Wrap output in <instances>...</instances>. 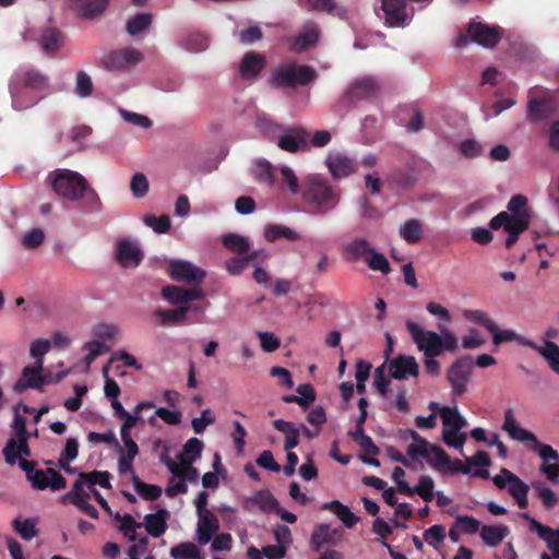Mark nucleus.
<instances>
[{"label":"nucleus","instance_id":"obj_39","mask_svg":"<svg viewBox=\"0 0 559 559\" xmlns=\"http://www.w3.org/2000/svg\"><path fill=\"white\" fill-rule=\"evenodd\" d=\"M192 307L189 305L180 306L176 309H169V310H156L155 316L159 318L160 324H180L189 310H191Z\"/></svg>","mask_w":559,"mask_h":559},{"label":"nucleus","instance_id":"obj_14","mask_svg":"<svg viewBox=\"0 0 559 559\" xmlns=\"http://www.w3.org/2000/svg\"><path fill=\"white\" fill-rule=\"evenodd\" d=\"M142 60L141 51L129 47L110 51L104 57L103 64L109 71H121L134 67Z\"/></svg>","mask_w":559,"mask_h":559},{"label":"nucleus","instance_id":"obj_16","mask_svg":"<svg viewBox=\"0 0 559 559\" xmlns=\"http://www.w3.org/2000/svg\"><path fill=\"white\" fill-rule=\"evenodd\" d=\"M27 480L37 490L50 488L52 491H59L67 487L66 478L51 467L46 471L36 469L32 475H28Z\"/></svg>","mask_w":559,"mask_h":559},{"label":"nucleus","instance_id":"obj_12","mask_svg":"<svg viewBox=\"0 0 559 559\" xmlns=\"http://www.w3.org/2000/svg\"><path fill=\"white\" fill-rule=\"evenodd\" d=\"M168 275L177 282H185L191 285H200L206 273L203 269L185 260H171L167 266Z\"/></svg>","mask_w":559,"mask_h":559},{"label":"nucleus","instance_id":"obj_46","mask_svg":"<svg viewBox=\"0 0 559 559\" xmlns=\"http://www.w3.org/2000/svg\"><path fill=\"white\" fill-rule=\"evenodd\" d=\"M251 502L257 504L263 512L275 511L278 507L277 499L270 492V490H260L252 498Z\"/></svg>","mask_w":559,"mask_h":559},{"label":"nucleus","instance_id":"obj_7","mask_svg":"<svg viewBox=\"0 0 559 559\" xmlns=\"http://www.w3.org/2000/svg\"><path fill=\"white\" fill-rule=\"evenodd\" d=\"M318 78V72L310 66L288 62L275 68L269 84L275 88H296L306 86Z\"/></svg>","mask_w":559,"mask_h":559},{"label":"nucleus","instance_id":"obj_45","mask_svg":"<svg viewBox=\"0 0 559 559\" xmlns=\"http://www.w3.org/2000/svg\"><path fill=\"white\" fill-rule=\"evenodd\" d=\"M85 484L86 481L79 477L73 483L71 490L61 498V502L74 504L82 499H88L91 491L84 489Z\"/></svg>","mask_w":559,"mask_h":559},{"label":"nucleus","instance_id":"obj_24","mask_svg":"<svg viewBox=\"0 0 559 559\" xmlns=\"http://www.w3.org/2000/svg\"><path fill=\"white\" fill-rule=\"evenodd\" d=\"M265 66L266 59L263 55L248 51L239 64V73L245 80H255Z\"/></svg>","mask_w":559,"mask_h":559},{"label":"nucleus","instance_id":"obj_52","mask_svg":"<svg viewBox=\"0 0 559 559\" xmlns=\"http://www.w3.org/2000/svg\"><path fill=\"white\" fill-rule=\"evenodd\" d=\"M532 487L537 491V495L542 499L546 509H552L556 506V493L542 480L533 481Z\"/></svg>","mask_w":559,"mask_h":559},{"label":"nucleus","instance_id":"obj_64","mask_svg":"<svg viewBox=\"0 0 559 559\" xmlns=\"http://www.w3.org/2000/svg\"><path fill=\"white\" fill-rule=\"evenodd\" d=\"M203 442L198 438H190L183 445V453L181 455L189 456L187 461L193 462L201 456L203 450Z\"/></svg>","mask_w":559,"mask_h":559},{"label":"nucleus","instance_id":"obj_38","mask_svg":"<svg viewBox=\"0 0 559 559\" xmlns=\"http://www.w3.org/2000/svg\"><path fill=\"white\" fill-rule=\"evenodd\" d=\"M223 246L238 255H243L250 250V243L248 239L238 234H226L222 239Z\"/></svg>","mask_w":559,"mask_h":559},{"label":"nucleus","instance_id":"obj_15","mask_svg":"<svg viewBox=\"0 0 559 559\" xmlns=\"http://www.w3.org/2000/svg\"><path fill=\"white\" fill-rule=\"evenodd\" d=\"M530 222V214L511 215L502 211L490 219L489 227L493 230L503 227L508 234L521 235L528 228Z\"/></svg>","mask_w":559,"mask_h":559},{"label":"nucleus","instance_id":"obj_5","mask_svg":"<svg viewBox=\"0 0 559 559\" xmlns=\"http://www.w3.org/2000/svg\"><path fill=\"white\" fill-rule=\"evenodd\" d=\"M23 87H28L32 92H48L50 87L49 76L34 68L15 71L9 83L12 106L15 110H25V107L31 104V102L23 99Z\"/></svg>","mask_w":559,"mask_h":559},{"label":"nucleus","instance_id":"obj_56","mask_svg":"<svg viewBox=\"0 0 559 559\" xmlns=\"http://www.w3.org/2000/svg\"><path fill=\"white\" fill-rule=\"evenodd\" d=\"M178 459L180 461L179 472L177 471L178 474H174V476L179 477L185 481H197L199 478V472L197 468L191 466L192 462L187 461V457L183 455H179Z\"/></svg>","mask_w":559,"mask_h":559},{"label":"nucleus","instance_id":"obj_35","mask_svg":"<svg viewBox=\"0 0 559 559\" xmlns=\"http://www.w3.org/2000/svg\"><path fill=\"white\" fill-rule=\"evenodd\" d=\"M273 426L277 431L285 435V450H292L299 444V429L292 421L276 419L273 421Z\"/></svg>","mask_w":559,"mask_h":559},{"label":"nucleus","instance_id":"obj_41","mask_svg":"<svg viewBox=\"0 0 559 559\" xmlns=\"http://www.w3.org/2000/svg\"><path fill=\"white\" fill-rule=\"evenodd\" d=\"M80 478L84 479L86 481V485H88V490L92 492V490H95L93 486L98 485L102 488L109 489L111 488L110 478L111 474L107 471H93L90 473H80Z\"/></svg>","mask_w":559,"mask_h":559},{"label":"nucleus","instance_id":"obj_32","mask_svg":"<svg viewBox=\"0 0 559 559\" xmlns=\"http://www.w3.org/2000/svg\"><path fill=\"white\" fill-rule=\"evenodd\" d=\"M425 454H419L437 471L444 473V465L450 462L448 453L439 445L428 443Z\"/></svg>","mask_w":559,"mask_h":559},{"label":"nucleus","instance_id":"obj_50","mask_svg":"<svg viewBox=\"0 0 559 559\" xmlns=\"http://www.w3.org/2000/svg\"><path fill=\"white\" fill-rule=\"evenodd\" d=\"M154 407L153 402H141L139 403L135 408L134 413L130 414L128 413L127 416H122L120 419H123V423L121 425L120 429L124 430H131L133 427L136 426L138 421L142 420L141 413L144 409H150Z\"/></svg>","mask_w":559,"mask_h":559},{"label":"nucleus","instance_id":"obj_37","mask_svg":"<svg viewBox=\"0 0 559 559\" xmlns=\"http://www.w3.org/2000/svg\"><path fill=\"white\" fill-rule=\"evenodd\" d=\"M400 236L411 245L419 242L423 237V224L417 218L406 221L400 227Z\"/></svg>","mask_w":559,"mask_h":559},{"label":"nucleus","instance_id":"obj_55","mask_svg":"<svg viewBox=\"0 0 559 559\" xmlns=\"http://www.w3.org/2000/svg\"><path fill=\"white\" fill-rule=\"evenodd\" d=\"M119 453L118 471L121 475L133 474V461L139 452H127L121 447L117 449Z\"/></svg>","mask_w":559,"mask_h":559},{"label":"nucleus","instance_id":"obj_47","mask_svg":"<svg viewBox=\"0 0 559 559\" xmlns=\"http://www.w3.org/2000/svg\"><path fill=\"white\" fill-rule=\"evenodd\" d=\"M12 526L14 531L25 540H31L38 535L36 522L33 519H25L23 521L15 519L12 522Z\"/></svg>","mask_w":559,"mask_h":559},{"label":"nucleus","instance_id":"obj_27","mask_svg":"<svg viewBox=\"0 0 559 559\" xmlns=\"http://www.w3.org/2000/svg\"><path fill=\"white\" fill-rule=\"evenodd\" d=\"M219 530V521L217 516L211 512L205 511L204 514H199L198 522V540L201 545H205Z\"/></svg>","mask_w":559,"mask_h":559},{"label":"nucleus","instance_id":"obj_31","mask_svg":"<svg viewBox=\"0 0 559 559\" xmlns=\"http://www.w3.org/2000/svg\"><path fill=\"white\" fill-rule=\"evenodd\" d=\"M322 508L333 512L348 528H352L359 521V518L355 515L347 506L343 504L338 500L326 502Z\"/></svg>","mask_w":559,"mask_h":559},{"label":"nucleus","instance_id":"obj_4","mask_svg":"<svg viewBox=\"0 0 559 559\" xmlns=\"http://www.w3.org/2000/svg\"><path fill=\"white\" fill-rule=\"evenodd\" d=\"M301 197L306 212L311 215H325L335 209L340 201L338 193L331 185L318 177H311L305 182Z\"/></svg>","mask_w":559,"mask_h":559},{"label":"nucleus","instance_id":"obj_3","mask_svg":"<svg viewBox=\"0 0 559 559\" xmlns=\"http://www.w3.org/2000/svg\"><path fill=\"white\" fill-rule=\"evenodd\" d=\"M48 179L52 190L61 198L79 201L86 197L91 203H100L96 191L88 187L87 180L80 173L64 168L57 169L49 175Z\"/></svg>","mask_w":559,"mask_h":559},{"label":"nucleus","instance_id":"obj_49","mask_svg":"<svg viewBox=\"0 0 559 559\" xmlns=\"http://www.w3.org/2000/svg\"><path fill=\"white\" fill-rule=\"evenodd\" d=\"M174 559H201L200 550L193 543H181L170 549Z\"/></svg>","mask_w":559,"mask_h":559},{"label":"nucleus","instance_id":"obj_22","mask_svg":"<svg viewBox=\"0 0 559 559\" xmlns=\"http://www.w3.org/2000/svg\"><path fill=\"white\" fill-rule=\"evenodd\" d=\"M522 518L528 521L530 527L538 534V536L546 542L547 547L551 551L555 559H559V527L552 530L539 523L537 520L530 516L528 513H523Z\"/></svg>","mask_w":559,"mask_h":559},{"label":"nucleus","instance_id":"obj_9","mask_svg":"<svg viewBox=\"0 0 559 559\" xmlns=\"http://www.w3.org/2000/svg\"><path fill=\"white\" fill-rule=\"evenodd\" d=\"M380 82L374 76H362L354 80L338 100L336 106L350 107L359 102L372 100L379 95Z\"/></svg>","mask_w":559,"mask_h":559},{"label":"nucleus","instance_id":"obj_30","mask_svg":"<svg viewBox=\"0 0 559 559\" xmlns=\"http://www.w3.org/2000/svg\"><path fill=\"white\" fill-rule=\"evenodd\" d=\"M509 534L506 525H483L480 528V538L489 547H497Z\"/></svg>","mask_w":559,"mask_h":559},{"label":"nucleus","instance_id":"obj_42","mask_svg":"<svg viewBox=\"0 0 559 559\" xmlns=\"http://www.w3.org/2000/svg\"><path fill=\"white\" fill-rule=\"evenodd\" d=\"M153 16L150 13H138L133 17L129 19L126 24V31L131 35L135 36L148 28L152 24Z\"/></svg>","mask_w":559,"mask_h":559},{"label":"nucleus","instance_id":"obj_17","mask_svg":"<svg viewBox=\"0 0 559 559\" xmlns=\"http://www.w3.org/2000/svg\"><path fill=\"white\" fill-rule=\"evenodd\" d=\"M342 536L341 530L332 528L329 524H318L310 536L311 549L319 552L324 546H336Z\"/></svg>","mask_w":559,"mask_h":559},{"label":"nucleus","instance_id":"obj_8","mask_svg":"<svg viewBox=\"0 0 559 559\" xmlns=\"http://www.w3.org/2000/svg\"><path fill=\"white\" fill-rule=\"evenodd\" d=\"M442 419V440L449 447L460 450L464 455L463 447L467 440V435L462 431L467 426L466 419L460 414L456 407L443 406L440 409Z\"/></svg>","mask_w":559,"mask_h":559},{"label":"nucleus","instance_id":"obj_29","mask_svg":"<svg viewBox=\"0 0 559 559\" xmlns=\"http://www.w3.org/2000/svg\"><path fill=\"white\" fill-rule=\"evenodd\" d=\"M319 27L316 23H307L301 33L295 38L293 49L297 52H301L310 47H313L319 39Z\"/></svg>","mask_w":559,"mask_h":559},{"label":"nucleus","instance_id":"obj_10","mask_svg":"<svg viewBox=\"0 0 559 559\" xmlns=\"http://www.w3.org/2000/svg\"><path fill=\"white\" fill-rule=\"evenodd\" d=\"M500 27L489 26L480 22H472L467 27V36L460 35L456 47H464L469 39L486 48H493L501 39Z\"/></svg>","mask_w":559,"mask_h":559},{"label":"nucleus","instance_id":"obj_48","mask_svg":"<svg viewBox=\"0 0 559 559\" xmlns=\"http://www.w3.org/2000/svg\"><path fill=\"white\" fill-rule=\"evenodd\" d=\"M114 518L116 521L120 522L119 530L124 534V536L128 537L132 542L135 540L136 539L135 530L138 527H141L142 524L135 522L133 516L128 513L124 515H121L120 513L117 512Z\"/></svg>","mask_w":559,"mask_h":559},{"label":"nucleus","instance_id":"obj_60","mask_svg":"<svg viewBox=\"0 0 559 559\" xmlns=\"http://www.w3.org/2000/svg\"><path fill=\"white\" fill-rule=\"evenodd\" d=\"M144 223L148 227L153 228L155 233L165 234L170 229V218L167 215L156 217L154 215H146Z\"/></svg>","mask_w":559,"mask_h":559},{"label":"nucleus","instance_id":"obj_25","mask_svg":"<svg viewBox=\"0 0 559 559\" xmlns=\"http://www.w3.org/2000/svg\"><path fill=\"white\" fill-rule=\"evenodd\" d=\"M326 166L334 178L341 179L345 178L357 169V163L343 154H330L326 157Z\"/></svg>","mask_w":559,"mask_h":559},{"label":"nucleus","instance_id":"obj_59","mask_svg":"<svg viewBox=\"0 0 559 559\" xmlns=\"http://www.w3.org/2000/svg\"><path fill=\"white\" fill-rule=\"evenodd\" d=\"M148 180L142 173H136L133 175L130 189L134 198H143L148 192Z\"/></svg>","mask_w":559,"mask_h":559},{"label":"nucleus","instance_id":"obj_23","mask_svg":"<svg viewBox=\"0 0 559 559\" xmlns=\"http://www.w3.org/2000/svg\"><path fill=\"white\" fill-rule=\"evenodd\" d=\"M142 259L143 253L134 242L127 239L118 241L116 260L122 267H136Z\"/></svg>","mask_w":559,"mask_h":559},{"label":"nucleus","instance_id":"obj_40","mask_svg":"<svg viewBox=\"0 0 559 559\" xmlns=\"http://www.w3.org/2000/svg\"><path fill=\"white\" fill-rule=\"evenodd\" d=\"M444 473H450V474H456V473L469 474V473H472L473 476H475V477H479L483 479L490 478V474H489L488 469L477 468V469L471 471L468 465L463 464V462L459 459H454V460L450 459V462L444 465Z\"/></svg>","mask_w":559,"mask_h":559},{"label":"nucleus","instance_id":"obj_61","mask_svg":"<svg viewBox=\"0 0 559 559\" xmlns=\"http://www.w3.org/2000/svg\"><path fill=\"white\" fill-rule=\"evenodd\" d=\"M182 292H185L182 287L168 285L163 287L162 296L173 305L185 306L186 296Z\"/></svg>","mask_w":559,"mask_h":559},{"label":"nucleus","instance_id":"obj_43","mask_svg":"<svg viewBox=\"0 0 559 559\" xmlns=\"http://www.w3.org/2000/svg\"><path fill=\"white\" fill-rule=\"evenodd\" d=\"M538 354L546 359L549 367L559 374V346L552 341H545Z\"/></svg>","mask_w":559,"mask_h":559},{"label":"nucleus","instance_id":"obj_54","mask_svg":"<svg viewBox=\"0 0 559 559\" xmlns=\"http://www.w3.org/2000/svg\"><path fill=\"white\" fill-rule=\"evenodd\" d=\"M433 487L435 481L432 477L428 475H424L419 477L418 485L415 487V493L420 496L426 502H430L433 500Z\"/></svg>","mask_w":559,"mask_h":559},{"label":"nucleus","instance_id":"obj_1","mask_svg":"<svg viewBox=\"0 0 559 559\" xmlns=\"http://www.w3.org/2000/svg\"><path fill=\"white\" fill-rule=\"evenodd\" d=\"M406 329L418 350L423 352L426 357L424 362L426 372L433 377L439 376L440 362L435 358L444 350L453 353L459 348V340L455 334L442 324H438L439 334L435 331L424 330L413 321L406 322Z\"/></svg>","mask_w":559,"mask_h":559},{"label":"nucleus","instance_id":"obj_2","mask_svg":"<svg viewBox=\"0 0 559 559\" xmlns=\"http://www.w3.org/2000/svg\"><path fill=\"white\" fill-rule=\"evenodd\" d=\"M502 429L507 431L509 437L513 440H518L521 442H533V450L536 451L544 461L540 466L542 473L546 476L548 480L552 483L558 481V452L551 445L539 442L533 432L518 426L512 408H508L504 411V420Z\"/></svg>","mask_w":559,"mask_h":559},{"label":"nucleus","instance_id":"obj_63","mask_svg":"<svg viewBox=\"0 0 559 559\" xmlns=\"http://www.w3.org/2000/svg\"><path fill=\"white\" fill-rule=\"evenodd\" d=\"M456 526L464 534L473 535L477 533L481 526L480 522L473 516L460 515L456 518Z\"/></svg>","mask_w":559,"mask_h":559},{"label":"nucleus","instance_id":"obj_13","mask_svg":"<svg viewBox=\"0 0 559 559\" xmlns=\"http://www.w3.org/2000/svg\"><path fill=\"white\" fill-rule=\"evenodd\" d=\"M310 133L302 127H288L278 136L277 146L287 152L295 154L297 152L310 151Z\"/></svg>","mask_w":559,"mask_h":559},{"label":"nucleus","instance_id":"obj_57","mask_svg":"<svg viewBox=\"0 0 559 559\" xmlns=\"http://www.w3.org/2000/svg\"><path fill=\"white\" fill-rule=\"evenodd\" d=\"M254 176L261 182L272 186L274 182L273 167L266 160H258L254 166Z\"/></svg>","mask_w":559,"mask_h":559},{"label":"nucleus","instance_id":"obj_26","mask_svg":"<svg viewBox=\"0 0 559 559\" xmlns=\"http://www.w3.org/2000/svg\"><path fill=\"white\" fill-rule=\"evenodd\" d=\"M28 438L29 437H22L19 439L10 438L7 441L2 450V454L7 464L14 465L16 464L17 460L31 456Z\"/></svg>","mask_w":559,"mask_h":559},{"label":"nucleus","instance_id":"obj_19","mask_svg":"<svg viewBox=\"0 0 559 559\" xmlns=\"http://www.w3.org/2000/svg\"><path fill=\"white\" fill-rule=\"evenodd\" d=\"M43 360L36 361L35 366H26L22 370L21 378L14 383L13 390L22 393L28 388L40 390L47 382L45 376L41 374Z\"/></svg>","mask_w":559,"mask_h":559},{"label":"nucleus","instance_id":"obj_28","mask_svg":"<svg viewBox=\"0 0 559 559\" xmlns=\"http://www.w3.org/2000/svg\"><path fill=\"white\" fill-rule=\"evenodd\" d=\"M169 512L166 509H159L155 513H148L144 516V526L152 537H160L167 530V519Z\"/></svg>","mask_w":559,"mask_h":559},{"label":"nucleus","instance_id":"obj_6","mask_svg":"<svg viewBox=\"0 0 559 559\" xmlns=\"http://www.w3.org/2000/svg\"><path fill=\"white\" fill-rule=\"evenodd\" d=\"M342 257L347 262L364 260L372 271H379L386 275L391 266L384 254L378 252L365 237H355L341 247Z\"/></svg>","mask_w":559,"mask_h":559},{"label":"nucleus","instance_id":"obj_36","mask_svg":"<svg viewBox=\"0 0 559 559\" xmlns=\"http://www.w3.org/2000/svg\"><path fill=\"white\" fill-rule=\"evenodd\" d=\"M63 36L57 28H46L40 37V47L47 53H56L62 46Z\"/></svg>","mask_w":559,"mask_h":559},{"label":"nucleus","instance_id":"obj_44","mask_svg":"<svg viewBox=\"0 0 559 559\" xmlns=\"http://www.w3.org/2000/svg\"><path fill=\"white\" fill-rule=\"evenodd\" d=\"M132 481L135 491L144 499L148 501L157 500L162 495V488L157 485L145 484L133 474Z\"/></svg>","mask_w":559,"mask_h":559},{"label":"nucleus","instance_id":"obj_20","mask_svg":"<svg viewBox=\"0 0 559 559\" xmlns=\"http://www.w3.org/2000/svg\"><path fill=\"white\" fill-rule=\"evenodd\" d=\"M381 10L390 27L402 26L408 21L406 0H381Z\"/></svg>","mask_w":559,"mask_h":559},{"label":"nucleus","instance_id":"obj_34","mask_svg":"<svg viewBox=\"0 0 559 559\" xmlns=\"http://www.w3.org/2000/svg\"><path fill=\"white\" fill-rule=\"evenodd\" d=\"M110 0H73L82 16L94 19L104 13Z\"/></svg>","mask_w":559,"mask_h":559},{"label":"nucleus","instance_id":"obj_11","mask_svg":"<svg viewBox=\"0 0 559 559\" xmlns=\"http://www.w3.org/2000/svg\"><path fill=\"white\" fill-rule=\"evenodd\" d=\"M472 371L473 361L471 356L460 357L451 365L447 378L454 395L460 396L465 393Z\"/></svg>","mask_w":559,"mask_h":559},{"label":"nucleus","instance_id":"obj_51","mask_svg":"<svg viewBox=\"0 0 559 559\" xmlns=\"http://www.w3.org/2000/svg\"><path fill=\"white\" fill-rule=\"evenodd\" d=\"M306 7L311 11H325L335 15L344 14V10L338 9L334 0H306Z\"/></svg>","mask_w":559,"mask_h":559},{"label":"nucleus","instance_id":"obj_21","mask_svg":"<svg viewBox=\"0 0 559 559\" xmlns=\"http://www.w3.org/2000/svg\"><path fill=\"white\" fill-rule=\"evenodd\" d=\"M390 377L397 380L407 379L409 376L418 377L419 366L414 356L399 355L389 362Z\"/></svg>","mask_w":559,"mask_h":559},{"label":"nucleus","instance_id":"obj_53","mask_svg":"<svg viewBox=\"0 0 559 559\" xmlns=\"http://www.w3.org/2000/svg\"><path fill=\"white\" fill-rule=\"evenodd\" d=\"M183 46L192 52H201L209 47V39L202 33H191L186 37Z\"/></svg>","mask_w":559,"mask_h":559},{"label":"nucleus","instance_id":"obj_18","mask_svg":"<svg viewBox=\"0 0 559 559\" xmlns=\"http://www.w3.org/2000/svg\"><path fill=\"white\" fill-rule=\"evenodd\" d=\"M491 480L499 489L508 488V492L513 498L528 495L530 486L506 467L500 469V474L491 477Z\"/></svg>","mask_w":559,"mask_h":559},{"label":"nucleus","instance_id":"obj_58","mask_svg":"<svg viewBox=\"0 0 559 559\" xmlns=\"http://www.w3.org/2000/svg\"><path fill=\"white\" fill-rule=\"evenodd\" d=\"M84 349H88V354L85 356L84 361L87 367L92 365V362L100 355L109 352V347L106 346L100 341H92L85 343Z\"/></svg>","mask_w":559,"mask_h":559},{"label":"nucleus","instance_id":"obj_62","mask_svg":"<svg viewBox=\"0 0 559 559\" xmlns=\"http://www.w3.org/2000/svg\"><path fill=\"white\" fill-rule=\"evenodd\" d=\"M373 384L382 397H388L390 379L385 376L384 365L376 368L373 373Z\"/></svg>","mask_w":559,"mask_h":559},{"label":"nucleus","instance_id":"obj_33","mask_svg":"<svg viewBox=\"0 0 559 559\" xmlns=\"http://www.w3.org/2000/svg\"><path fill=\"white\" fill-rule=\"evenodd\" d=\"M264 238L269 242H274L278 238H285L289 241H299L301 236L296 230L277 224H269L264 228Z\"/></svg>","mask_w":559,"mask_h":559}]
</instances>
